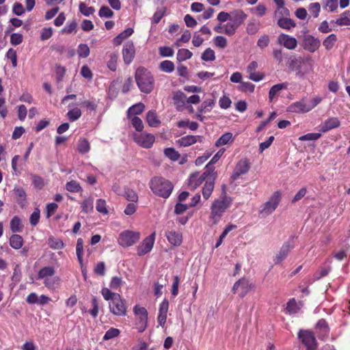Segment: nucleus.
Listing matches in <instances>:
<instances>
[{
  "mask_svg": "<svg viewBox=\"0 0 350 350\" xmlns=\"http://www.w3.org/2000/svg\"><path fill=\"white\" fill-rule=\"evenodd\" d=\"M232 199L226 196H223L215 199L211 206L210 219L213 224H217L224 213L230 207Z\"/></svg>",
  "mask_w": 350,
  "mask_h": 350,
  "instance_id": "f257e3e1",
  "label": "nucleus"
},
{
  "mask_svg": "<svg viewBox=\"0 0 350 350\" xmlns=\"http://www.w3.org/2000/svg\"><path fill=\"white\" fill-rule=\"evenodd\" d=\"M150 187L154 194L164 198H168L173 189V185L170 181L160 177L153 178L150 183Z\"/></svg>",
  "mask_w": 350,
  "mask_h": 350,
  "instance_id": "f03ea898",
  "label": "nucleus"
},
{
  "mask_svg": "<svg viewBox=\"0 0 350 350\" xmlns=\"http://www.w3.org/2000/svg\"><path fill=\"white\" fill-rule=\"evenodd\" d=\"M311 64L309 58H292L289 62V68L296 72L299 76H303L311 70Z\"/></svg>",
  "mask_w": 350,
  "mask_h": 350,
  "instance_id": "7ed1b4c3",
  "label": "nucleus"
},
{
  "mask_svg": "<svg viewBox=\"0 0 350 350\" xmlns=\"http://www.w3.org/2000/svg\"><path fill=\"white\" fill-rule=\"evenodd\" d=\"M135 326L139 332H143L148 325V312L144 307L136 305L133 307Z\"/></svg>",
  "mask_w": 350,
  "mask_h": 350,
  "instance_id": "20e7f679",
  "label": "nucleus"
},
{
  "mask_svg": "<svg viewBox=\"0 0 350 350\" xmlns=\"http://www.w3.org/2000/svg\"><path fill=\"white\" fill-rule=\"evenodd\" d=\"M135 81L138 88L152 87L154 85V78L151 72L144 67H139L135 72Z\"/></svg>",
  "mask_w": 350,
  "mask_h": 350,
  "instance_id": "39448f33",
  "label": "nucleus"
},
{
  "mask_svg": "<svg viewBox=\"0 0 350 350\" xmlns=\"http://www.w3.org/2000/svg\"><path fill=\"white\" fill-rule=\"evenodd\" d=\"M140 236L137 231L126 230L120 233L118 243L123 247H129L135 245L140 239Z\"/></svg>",
  "mask_w": 350,
  "mask_h": 350,
  "instance_id": "423d86ee",
  "label": "nucleus"
},
{
  "mask_svg": "<svg viewBox=\"0 0 350 350\" xmlns=\"http://www.w3.org/2000/svg\"><path fill=\"white\" fill-rule=\"evenodd\" d=\"M281 200L280 191H275L269 198V200L262 204L260 208L259 213L262 216H267L271 214L278 207Z\"/></svg>",
  "mask_w": 350,
  "mask_h": 350,
  "instance_id": "0eeeda50",
  "label": "nucleus"
},
{
  "mask_svg": "<svg viewBox=\"0 0 350 350\" xmlns=\"http://www.w3.org/2000/svg\"><path fill=\"white\" fill-rule=\"evenodd\" d=\"M109 308L110 312L115 315L125 316L126 314L127 308L125 301L122 299L120 295L109 302Z\"/></svg>",
  "mask_w": 350,
  "mask_h": 350,
  "instance_id": "6e6552de",
  "label": "nucleus"
},
{
  "mask_svg": "<svg viewBox=\"0 0 350 350\" xmlns=\"http://www.w3.org/2000/svg\"><path fill=\"white\" fill-rule=\"evenodd\" d=\"M155 237L156 232H153L141 242L137 247V254L138 256H144L152 250L154 244Z\"/></svg>",
  "mask_w": 350,
  "mask_h": 350,
  "instance_id": "1a4fd4ad",
  "label": "nucleus"
},
{
  "mask_svg": "<svg viewBox=\"0 0 350 350\" xmlns=\"http://www.w3.org/2000/svg\"><path fill=\"white\" fill-rule=\"evenodd\" d=\"M254 288L248 280L241 278L236 282L232 287V292L238 293L241 297H244L250 291Z\"/></svg>",
  "mask_w": 350,
  "mask_h": 350,
  "instance_id": "9d476101",
  "label": "nucleus"
},
{
  "mask_svg": "<svg viewBox=\"0 0 350 350\" xmlns=\"http://www.w3.org/2000/svg\"><path fill=\"white\" fill-rule=\"evenodd\" d=\"M154 136L150 133H135L134 141L144 148H150L154 142Z\"/></svg>",
  "mask_w": 350,
  "mask_h": 350,
  "instance_id": "9b49d317",
  "label": "nucleus"
},
{
  "mask_svg": "<svg viewBox=\"0 0 350 350\" xmlns=\"http://www.w3.org/2000/svg\"><path fill=\"white\" fill-rule=\"evenodd\" d=\"M298 336L308 350H314L317 348L316 339L312 332L301 330Z\"/></svg>",
  "mask_w": 350,
  "mask_h": 350,
  "instance_id": "f8f14e48",
  "label": "nucleus"
},
{
  "mask_svg": "<svg viewBox=\"0 0 350 350\" xmlns=\"http://www.w3.org/2000/svg\"><path fill=\"white\" fill-rule=\"evenodd\" d=\"M250 167V161L247 159H241L236 165L231 178L237 180L240 176L247 173Z\"/></svg>",
  "mask_w": 350,
  "mask_h": 350,
  "instance_id": "ddd939ff",
  "label": "nucleus"
},
{
  "mask_svg": "<svg viewBox=\"0 0 350 350\" xmlns=\"http://www.w3.org/2000/svg\"><path fill=\"white\" fill-rule=\"evenodd\" d=\"M211 176L210 170H207L203 173L197 172L190 176L189 184L193 189L199 187L204 180H207Z\"/></svg>",
  "mask_w": 350,
  "mask_h": 350,
  "instance_id": "4468645a",
  "label": "nucleus"
},
{
  "mask_svg": "<svg viewBox=\"0 0 350 350\" xmlns=\"http://www.w3.org/2000/svg\"><path fill=\"white\" fill-rule=\"evenodd\" d=\"M278 42L280 45L289 50H293L297 46L296 38L285 33H281L278 36Z\"/></svg>",
  "mask_w": 350,
  "mask_h": 350,
  "instance_id": "2eb2a0df",
  "label": "nucleus"
},
{
  "mask_svg": "<svg viewBox=\"0 0 350 350\" xmlns=\"http://www.w3.org/2000/svg\"><path fill=\"white\" fill-rule=\"evenodd\" d=\"M135 54V49L133 42H126L122 49L123 59L126 64H129L133 59Z\"/></svg>",
  "mask_w": 350,
  "mask_h": 350,
  "instance_id": "dca6fc26",
  "label": "nucleus"
},
{
  "mask_svg": "<svg viewBox=\"0 0 350 350\" xmlns=\"http://www.w3.org/2000/svg\"><path fill=\"white\" fill-rule=\"evenodd\" d=\"M258 66V63L253 61L247 67L246 72L248 77L254 81H260L264 78V75L262 72L256 71Z\"/></svg>",
  "mask_w": 350,
  "mask_h": 350,
  "instance_id": "f3484780",
  "label": "nucleus"
},
{
  "mask_svg": "<svg viewBox=\"0 0 350 350\" xmlns=\"http://www.w3.org/2000/svg\"><path fill=\"white\" fill-rule=\"evenodd\" d=\"M169 309V301L165 299L160 304L157 321L160 326L163 327L167 320V314Z\"/></svg>",
  "mask_w": 350,
  "mask_h": 350,
  "instance_id": "a211bd4d",
  "label": "nucleus"
},
{
  "mask_svg": "<svg viewBox=\"0 0 350 350\" xmlns=\"http://www.w3.org/2000/svg\"><path fill=\"white\" fill-rule=\"evenodd\" d=\"M292 248L293 247L289 243H285L275 256L273 259L274 262L275 264L281 263L284 259H286Z\"/></svg>",
  "mask_w": 350,
  "mask_h": 350,
  "instance_id": "6ab92c4d",
  "label": "nucleus"
},
{
  "mask_svg": "<svg viewBox=\"0 0 350 350\" xmlns=\"http://www.w3.org/2000/svg\"><path fill=\"white\" fill-rule=\"evenodd\" d=\"M197 142H202V137L200 135H186L176 141L180 146L187 147L196 144Z\"/></svg>",
  "mask_w": 350,
  "mask_h": 350,
  "instance_id": "aec40b11",
  "label": "nucleus"
},
{
  "mask_svg": "<svg viewBox=\"0 0 350 350\" xmlns=\"http://www.w3.org/2000/svg\"><path fill=\"white\" fill-rule=\"evenodd\" d=\"M168 242L174 246H179L183 242V235L179 231L170 230L165 233Z\"/></svg>",
  "mask_w": 350,
  "mask_h": 350,
  "instance_id": "412c9836",
  "label": "nucleus"
},
{
  "mask_svg": "<svg viewBox=\"0 0 350 350\" xmlns=\"http://www.w3.org/2000/svg\"><path fill=\"white\" fill-rule=\"evenodd\" d=\"M320 46V40L313 36L306 37L304 40V49L310 52H314Z\"/></svg>",
  "mask_w": 350,
  "mask_h": 350,
  "instance_id": "4be33fe9",
  "label": "nucleus"
},
{
  "mask_svg": "<svg viewBox=\"0 0 350 350\" xmlns=\"http://www.w3.org/2000/svg\"><path fill=\"white\" fill-rule=\"evenodd\" d=\"M55 273V269L53 266H46L40 269L38 273V278L43 282L53 277Z\"/></svg>",
  "mask_w": 350,
  "mask_h": 350,
  "instance_id": "5701e85b",
  "label": "nucleus"
},
{
  "mask_svg": "<svg viewBox=\"0 0 350 350\" xmlns=\"http://www.w3.org/2000/svg\"><path fill=\"white\" fill-rule=\"evenodd\" d=\"M287 111L293 113H306L309 111L305 100L291 105L288 107Z\"/></svg>",
  "mask_w": 350,
  "mask_h": 350,
  "instance_id": "b1692460",
  "label": "nucleus"
},
{
  "mask_svg": "<svg viewBox=\"0 0 350 350\" xmlns=\"http://www.w3.org/2000/svg\"><path fill=\"white\" fill-rule=\"evenodd\" d=\"M340 124V122L337 118H330L322 124L321 131V133H325L331 129L338 127Z\"/></svg>",
  "mask_w": 350,
  "mask_h": 350,
  "instance_id": "393cba45",
  "label": "nucleus"
},
{
  "mask_svg": "<svg viewBox=\"0 0 350 350\" xmlns=\"http://www.w3.org/2000/svg\"><path fill=\"white\" fill-rule=\"evenodd\" d=\"M277 24L280 28L285 30H291L296 26L295 22L289 16L279 18L277 20Z\"/></svg>",
  "mask_w": 350,
  "mask_h": 350,
  "instance_id": "a878e982",
  "label": "nucleus"
},
{
  "mask_svg": "<svg viewBox=\"0 0 350 350\" xmlns=\"http://www.w3.org/2000/svg\"><path fill=\"white\" fill-rule=\"evenodd\" d=\"M214 189V178L210 176L206 180L205 184L202 188V196L204 199L207 200L211 196Z\"/></svg>",
  "mask_w": 350,
  "mask_h": 350,
  "instance_id": "bb28decb",
  "label": "nucleus"
},
{
  "mask_svg": "<svg viewBox=\"0 0 350 350\" xmlns=\"http://www.w3.org/2000/svg\"><path fill=\"white\" fill-rule=\"evenodd\" d=\"M234 139V137L230 132H226L224 133L216 142L215 146L216 147H220L225 145L231 144Z\"/></svg>",
  "mask_w": 350,
  "mask_h": 350,
  "instance_id": "cd10ccee",
  "label": "nucleus"
},
{
  "mask_svg": "<svg viewBox=\"0 0 350 350\" xmlns=\"http://www.w3.org/2000/svg\"><path fill=\"white\" fill-rule=\"evenodd\" d=\"M174 102L176 109L179 111L182 110L187 104V96L180 91H178L174 96Z\"/></svg>",
  "mask_w": 350,
  "mask_h": 350,
  "instance_id": "c85d7f7f",
  "label": "nucleus"
},
{
  "mask_svg": "<svg viewBox=\"0 0 350 350\" xmlns=\"http://www.w3.org/2000/svg\"><path fill=\"white\" fill-rule=\"evenodd\" d=\"M302 307L301 301H297L295 299H291L286 304V310L290 314L297 313Z\"/></svg>",
  "mask_w": 350,
  "mask_h": 350,
  "instance_id": "c756f323",
  "label": "nucleus"
},
{
  "mask_svg": "<svg viewBox=\"0 0 350 350\" xmlns=\"http://www.w3.org/2000/svg\"><path fill=\"white\" fill-rule=\"evenodd\" d=\"M146 122L150 126L152 127H158L161 124V121L159 120L155 111H149L146 115Z\"/></svg>",
  "mask_w": 350,
  "mask_h": 350,
  "instance_id": "7c9ffc66",
  "label": "nucleus"
},
{
  "mask_svg": "<svg viewBox=\"0 0 350 350\" xmlns=\"http://www.w3.org/2000/svg\"><path fill=\"white\" fill-rule=\"evenodd\" d=\"M44 286L49 290H55L59 287L60 284V278L54 275L51 278L43 282Z\"/></svg>",
  "mask_w": 350,
  "mask_h": 350,
  "instance_id": "2f4dec72",
  "label": "nucleus"
},
{
  "mask_svg": "<svg viewBox=\"0 0 350 350\" xmlns=\"http://www.w3.org/2000/svg\"><path fill=\"white\" fill-rule=\"evenodd\" d=\"M145 106L143 103H139L135 105H133L127 111V117H133L136 116V115H139L143 112L144 110Z\"/></svg>",
  "mask_w": 350,
  "mask_h": 350,
  "instance_id": "473e14b6",
  "label": "nucleus"
},
{
  "mask_svg": "<svg viewBox=\"0 0 350 350\" xmlns=\"http://www.w3.org/2000/svg\"><path fill=\"white\" fill-rule=\"evenodd\" d=\"M240 24L241 22L237 23L236 21H234L224 25V33L229 36H233L235 33L236 30L237 29Z\"/></svg>",
  "mask_w": 350,
  "mask_h": 350,
  "instance_id": "72a5a7b5",
  "label": "nucleus"
},
{
  "mask_svg": "<svg viewBox=\"0 0 350 350\" xmlns=\"http://www.w3.org/2000/svg\"><path fill=\"white\" fill-rule=\"evenodd\" d=\"M133 33V29L132 28H127L113 38V43L116 45H120L123 42L124 40L131 36Z\"/></svg>",
  "mask_w": 350,
  "mask_h": 350,
  "instance_id": "f704fd0d",
  "label": "nucleus"
},
{
  "mask_svg": "<svg viewBox=\"0 0 350 350\" xmlns=\"http://www.w3.org/2000/svg\"><path fill=\"white\" fill-rule=\"evenodd\" d=\"M76 254L77 256L78 261L80 264V266L82 267L83 265V241L82 239L79 238L77 239V245H76Z\"/></svg>",
  "mask_w": 350,
  "mask_h": 350,
  "instance_id": "c9c22d12",
  "label": "nucleus"
},
{
  "mask_svg": "<svg viewBox=\"0 0 350 350\" xmlns=\"http://www.w3.org/2000/svg\"><path fill=\"white\" fill-rule=\"evenodd\" d=\"M90 150V144L88 139L81 138L79 139L77 144V150L79 153L83 154L88 153Z\"/></svg>",
  "mask_w": 350,
  "mask_h": 350,
  "instance_id": "e433bc0d",
  "label": "nucleus"
},
{
  "mask_svg": "<svg viewBox=\"0 0 350 350\" xmlns=\"http://www.w3.org/2000/svg\"><path fill=\"white\" fill-rule=\"evenodd\" d=\"M81 210L85 213L92 212L94 208V199L92 197L84 199L81 203Z\"/></svg>",
  "mask_w": 350,
  "mask_h": 350,
  "instance_id": "4c0bfd02",
  "label": "nucleus"
},
{
  "mask_svg": "<svg viewBox=\"0 0 350 350\" xmlns=\"http://www.w3.org/2000/svg\"><path fill=\"white\" fill-rule=\"evenodd\" d=\"M10 245L15 250L21 248L23 245L22 237L18 234H13L10 239Z\"/></svg>",
  "mask_w": 350,
  "mask_h": 350,
  "instance_id": "58836bf2",
  "label": "nucleus"
},
{
  "mask_svg": "<svg viewBox=\"0 0 350 350\" xmlns=\"http://www.w3.org/2000/svg\"><path fill=\"white\" fill-rule=\"evenodd\" d=\"M77 29V23L75 20H72L67 23L66 26L61 30L62 34H70L76 33Z\"/></svg>",
  "mask_w": 350,
  "mask_h": 350,
  "instance_id": "ea45409f",
  "label": "nucleus"
},
{
  "mask_svg": "<svg viewBox=\"0 0 350 350\" xmlns=\"http://www.w3.org/2000/svg\"><path fill=\"white\" fill-rule=\"evenodd\" d=\"M96 209L98 213L104 215L109 214V210L107 206V202L104 199L100 198L96 200Z\"/></svg>",
  "mask_w": 350,
  "mask_h": 350,
  "instance_id": "a19ab883",
  "label": "nucleus"
},
{
  "mask_svg": "<svg viewBox=\"0 0 350 350\" xmlns=\"http://www.w3.org/2000/svg\"><path fill=\"white\" fill-rule=\"evenodd\" d=\"M193 53L189 49H180L177 52L176 59L180 62L190 59Z\"/></svg>",
  "mask_w": 350,
  "mask_h": 350,
  "instance_id": "79ce46f5",
  "label": "nucleus"
},
{
  "mask_svg": "<svg viewBox=\"0 0 350 350\" xmlns=\"http://www.w3.org/2000/svg\"><path fill=\"white\" fill-rule=\"evenodd\" d=\"M337 41V37L332 33L329 35L323 41V45L327 50H331Z\"/></svg>",
  "mask_w": 350,
  "mask_h": 350,
  "instance_id": "37998d69",
  "label": "nucleus"
},
{
  "mask_svg": "<svg viewBox=\"0 0 350 350\" xmlns=\"http://www.w3.org/2000/svg\"><path fill=\"white\" fill-rule=\"evenodd\" d=\"M66 116L70 121H76L81 116V109L78 107H74L68 111Z\"/></svg>",
  "mask_w": 350,
  "mask_h": 350,
  "instance_id": "c03bdc74",
  "label": "nucleus"
},
{
  "mask_svg": "<svg viewBox=\"0 0 350 350\" xmlns=\"http://www.w3.org/2000/svg\"><path fill=\"white\" fill-rule=\"evenodd\" d=\"M23 228V226L21 224V221L20 218L17 216H15L12 218L10 221V229L13 232H21Z\"/></svg>",
  "mask_w": 350,
  "mask_h": 350,
  "instance_id": "a18cd8bd",
  "label": "nucleus"
},
{
  "mask_svg": "<svg viewBox=\"0 0 350 350\" xmlns=\"http://www.w3.org/2000/svg\"><path fill=\"white\" fill-rule=\"evenodd\" d=\"M225 152L224 148H221L213 157L209 163L206 165V169L207 170H211V172H213V169H212V165L215 163L224 154Z\"/></svg>",
  "mask_w": 350,
  "mask_h": 350,
  "instance_id": "49530a36",
  "label": "nucleus"
},
{
  "mask_svg": "<svg viewBox=\"0 0 350 350\" xmlns=\"http://www.w3.org/2000/svg\"><path fill=\"white\" fill-rule=\"evenodd\" d=\"M66 189L67 191L72 193H77L82 190L80 184L76 180H70L66 185Z\"/></svg>",
  "mask_w": 350,
  "mask_h": 350,
  "instance_id": "de8ad7c7",
  "label": "nucleus"
},
{
  "mask_svg": "<svg viewBox=\"0 0 350 350\" xmlns=\"http://www.w3.org/2000/svg\"><path fill=\"white\" fill-rule=\"evenodd\" d=\"M48 243L49 247L53 250H61L64 247V244L61 239L54 237H50Z\"/></svg>",
  "mask_w": 350,
  "mask_h": 350,
  "instance_id": "09e8293b",
  "label": "nucleus"
},
{
  "mask_svg": "<svg viewBox=\"0 0 350 350\" xmlns=\"http://www.w3.org/2000/svg\"><path fill=\"white\" fill-rule=\"evenodd\" d=\"M274 15L275 18L278 20L279 18L290 16V12L288 9L286 8L284 5L282 6L277 7Z\"/></svg>",
  "mask_w": 350,
  "mask_h": 350,
  "instance_id": "8fccbe9b",
  "label": "nucleus"
},
{
  "mask_svg": "<svg viewBox=\"0 0 350 350\" xmlns=\"http://www.w3.org/2000/svg\"><path fill=\"white\" fill-rule=\"evenodd\" d=\"M260 25L258 22L250 21L247 23L246 31L248 34L254 35L260 29Z\"/></svg>",
  "mask_w": 350,
  "mask_h": 350,
  "instance_id": "3c124183",
  "label": "nucleus"
},
{
  "mask_svg": "<svg viewBox=\"0 0 350 350\" xmlns=\"http://www.w3.org/2000/svg\"><path fill=\"white\" fill-rule=\"evenodd\" d=\"M131 120L133 126L136 129L137 131L141 132L144 129V124L142 120L137 116L128 117Z\"/></svg>",
  "mask_w": 350,
  "mask_h": 350,
  "instance_id": "603ef678",
  "label": "nucleus"
},
{
  "mask_svg": "<svg viewBox=\"0 0 350 350\" xmlns=\"http://www.w3.org/2000/svg\"><path fill=\"white\" fill-rule=\"evenodd\" d=\"M101 294L103 297V298L109 301V302L113 300L116 297H117L120 294L113 293L111 292L109 288H103L101 290Z\"/></svg>",
  "mask_w": 350,
  "mask_h": 350,
  "instance_id": "864d4df0",
  "label": "nucleus"
},
{
  "mask_svg": "<svg viewBox=\"0 0 350 350\" xmlns=\"http://www.w3.org/2000/svg\"><path fill=\"white\" fill-rule=\"evenodd\" d=\"M109 59L107 61V67L112 71H115L117 67L118 55L111 53L109 55Z\"/></svg>",
  "mask_w": 350,
  "mask_h": 350,
  "instance_id": "5fc2aeb1",
  "label": "nucleus"
},
{
  "mask_svg": "<svg viewBox=\"0 0 350 350\" xmlns=\"http://www.w3.org/2000/svg\"><path fill=\"white\" fill-rule=\"evenodd\" d=\"M349 12H345L342 13L340 18L336 19V24L340 26H347L350 25V18L348 17Z\"/></svg>",
  "mask_w": 350,
  "mask_h": 350,
  "instance_id": "6e6d98bb",
  "label": "nucleus"
},
{
  "mask_svg": "<svg viewBox=\"0 0 350 350\" xmlns=\"http://www.w3.org/2000/svg\"><path fill=\"white\" fill-rule=\"evenodd\" d=\"M162 71L172 72L174 70V64L170 60H165L160 63L159 66Z\"/></svg>",
  "mask_w": 350,
  "mask_h": 350,
  "instance_id": "4d7b16f0",
  "label": "nucleus"
},
{
  "mask_svg": "<svg viewBox=\"0 0 350 350\" xmlns=\"http://www.w3.org/2000/svg\"><path fill=\"white\" fill-rule=\"evenodd\" d=\"M165 155L172 161H177L179 157V153L172 148H167L164 150Z\"/></svg>",
  "mask_w": 350,
  "mask_h": 350,
  "instance_id": "13d9d810",
  "label": "nucleus"
},
{
  "mask_svg": "<svg viewBox=\"0 0 350 350\" xmlns=\"http://www.w3.org/2000/svg\"><path fill=\"white\" fill-rule=\"evenodd\" d=\"M77 53L79 57L85 58L90 55V48L85 44H80L78 46Z\"/></svg>",
  "mask_w": 350,
  "mask_h": 350,
  "instance_id": "bf43d9fd",
  "label": "nucleus"
},
{
  "mask_svg": "<svg viewBox=\"0 0 350 350\" xmlns=\"http://www.w3.org/2000/svg\"><path fill=\"white\" fill-rule=\"evenodd\" d=\"M338 6V0H325L323 8L328 12H332L336 10Z\"/></svg>",
  "mask_w": 350,
  "mask_h": 350,
  "instance_id": "052dcab7",
  "label": "nucleus"
},
{
  "mask_svg": "<svg viewBox=\"0 0 350 350\" xmlns=\"http://www.w3.org/2000/svg\"><path fill=\"white\" fill-rule=\"evenodd\" d=\"M308 10L313 17L317 18L321 11V5L319 3H312L308 5Z\"/></svg>",
  "mask_w": 350,
  "mask_h": 350,
  "instance_id": "680f3d73",
  "label": "nucleus"
},
{
  "mask_svg": "<svg viewBox=\"0 0 350 350\" xmlns=\"http://www.w3.org/2000/svg\"><path fill=\"white\" fill-rule=\"evenodd\" d=\"M321 136V133H310L299 137L300 141H315L317 140Z\"/></svg>",
  "mask_w": 350,
  "mask_h": 350,
  "instance_id": "e2e57ef3",
  "label": "nucleus"
},
{
  "mask_svg": "<svg viewBox=\"0 0 350 350\" xmlns=\"http://www.w3.org/2000/svg\"><path fill=\"white\" fill-rule=\"evenodd\" d=\"M202 59L205 62L215 60V55L214 51L210 48L206 49L202 54Z\"/></svg>",
  "mask_w": 350,
  "mask_h": 350,
  "instance_id": "0e129e2a",
  "label": "nucleus"
},
{
  "mask_svg": "<svg viewBox=\"0 0 350 350\" xmlns=\"http://www.w3.org/2000/svg\"><path fill=\"white\" fill-rule=\"evenodd\" d=\"M214 105L213 100H205L202 103L200 107L198 109L200 113H206L210 111Z\"/></svg>",
  "mask_w": 350,
  "mask_h": 350,
  "instance_id": "69168bd1",
  "label": "nucleus"
},
{
  "mask_svg": "<svg viewBox=\"0 0 350 350\" xmlns=\"http://www.w3.org/2000/svg\"><path fill=\"white\" fill-rule=\"evenodd\" d=\"M120 332L118 329L116 328H110L109 330L106 332L103 336L104 340H109L110 339H112L113 338L117 337L119 336Z\"/></svg>",
  "mask_w": 350,
  "mask_h": 350,
  "instance_id": "338daca9",
  "label": "nucleus"
},
{
  "mask_svg": "<svg viewBox=\"0 0 350 350\" xmlns=\"http://www.w3.org/2000/svg\"><path fill=\"white\" fill-rule=\"evenodd\" d=\"M79 11L85 16H89L92 14L95 10L92 7H88L85 3H80L79 4Z\"/></svg>",
  "mask_w": 350,
  "mask_h": 350,
  "instance_id": "774afa93",
  "label": "nucleus"
}]
</instances>
